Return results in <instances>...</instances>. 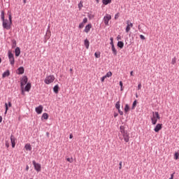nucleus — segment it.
Wrapping results in <instances>:
<instances>
[{
    "mask_svg": "<svg viewBox=\"0 0 179 179\" xmlns=\"http://www.w3.org/2000/svg\"><path fill=\"white\" fill-rule=\"evenodd\" d=\"M1 19L3 22L2 26L3 29H6V30H10V27L12 26V14H8V20L5 19V12L3 10L1 13Z\"/></svg>",
    "mask_w": 179,
    "mask_h": 179,
    "instance_id": "nucleus-1",
    "label": "nucleus"
},
{
    "mask_svg": "<svg viewBox=\"0 0 179 179\" xmlns=\"http://www.w3.org/2000/svg\"><path fill=\"white\" fill-rule=\"evenodd\" d=\"M120 141L124 139V142H129V133L125 129L124 126H120V133L119 134Z\"/></svg>",
    "mask_w": 179,
    "mask_h": 179,
    "instance_id": "nucleus-2",
    "label": "nucleus"
},
{
    "mask_svg": "<svg viewBox=\"0 0 179 179\" xmlns=\"http://www.w3.org/2000/svg\"><path fill=\"white\" fill-rule=\"evenodd\" d=\"M54 80H55V77L54 75H50L45 78L44 82L46 85H50V83H52Z\"/></svg>",
    "mask_w": 179,
    "mask_h": 179,
    "instance_id": "nucleus-3",
    "label": "nucleus"
},
{
    "mask_svg": "<svg viewBox=\"0 0 179 179\" xmlns=\"http://www.w3.org/2000/svg\"><path fill=\"white\" fill-rule=\"evenodd\" d=\"M8 54L10 65H15V56L10 50H8Z\"/></svg>",
    "mask_w": 179,
    "mask_h": 179,
    "instance_id": "nucleus-4",
    "label": "nucleus"
},
{
    "mask_svg": "<svg viewBox=\"0 0 179 179\" xmlns=\"http://www.w3.org/2000/svg\"><path fill=\"white\" fill-rule=\"evenodd\" d=\"M27 80H28V78H27V76H24L22 78V79L21 80L20 86L22 88V94L24 93V91L23 90V87L24 86V85L27 84Z\"/></svg>",
    "mask_w": 179,
    "mask_h": 179,
    "instance_id": "nucleus-5",
    "label": "nucleus"
},
{
    "mask_svg": "<svg viewBox=\"0 0 179 179\" xmlns=\"http://www.w3.org/2000/svg\"><path fill=\"white\" fill-rule=\"evenodd\" d=\"M32 164L34 165V167L35 169V170L39 173V171H41V164L36 163V161H33Z\"/></svg>",
    "mask_w": 179,
    "mask_h": 179,
    "instance_id": "nucleus-6",
    "label": "nucleus"
},
{
    "mask_svg": "<svg viewBox=\"0 0 179 179\" xmlns=\"http://www.w3.org/2000/svg\"><path fill=\"white\" fill-rule=\"evenodd\" d=\"M110 20H111V15H110L107 14L106 16H104L103 22H104L106 26H108V22H110Z\"/></svg>",
    "mask_w": 179,
    "mask_h": 179,
    "instance_id": "nucleus-7",
    "label": "nucleus"
},
{
    "mask_svg": "<svg viewBox=\"0 0 179 179\" xmlns=\"http://www.w3.org/2000/svg\"><path fill=\"white\" fill-rule=\"evenodd\" d=\"M10 141L12 148H15V146H16V138H15V136H13V134L10 135Z\"/></svg>",
    "mask_w": 179,
    "mask_h": 179,
    "instance_id": "nucleus-8",
    "label": "nucleus"
},
{
    "mask_svg": "<svg viewBox=\"0 0 179 179\" xmlns=\"http://www.w3.org/2000/svg\"><path fill=\"white\" fill-rule=\"evenodd\" d=\"M151 121L152 125H156V124H157V119L156 118V116H155V112H152V117H151Z\"/></svg>",
    "mask_w": 179,
    "mask_h": 179,
    "instance_id": "nucleus-9",
    "label": "nucleus"
},
{
    "mask_svg": "<svg viewBox=\"0 0 179 179\" xmlns=\"http://www.w3.org/2000/svg\"><path fill=\"white\" fill-rule=\"evenodd\" d=\"M17 75H23L24 73V68L23 66L19 67L17 70Z\"/></svg>",
    "mask_w": 179,
    "mask_h": 179,
    "instance_id": "nucleus-10",
    "label": "nucleus"
},
{
    "mask_svg": "<svg viewBox=\"0 0 179 179\" xmlns=\"http://www.w3.org/2000/svg\"><path fill=\"white\" fill-rule=\"evenodd\" d=\"M162 127H163L162 124H157L154 129L155 132H159V131L162 129Z\"/></svg>",
    "mask_w": 179,
    "mask_h": 179,
    "instance_id": "nucleus-11",
    "label": "nucleus"
},
{
    "mask_svg": "<svg viewBox=\"0 0 179 179\" xmlns=\"http://www.w3.org/2000/svg\"><path fill=\"white\" fill-rule=\"evenodd\" d=\"M43 106L40 105L38 107H36L35 110L37 114H41L43 113Z\"/></svg>",
    "mask_w": 179,
    "mask_h": 179,
    "instance_id": "nucleus-12",
    "label": "nucleus"
},
{
    "mask_svg": "<svg viewBox=\"0 0 179 179\" xmlns=\"http://www.w3.org/2000/svg\"><path fill=\"white\" fill-rule=\"evenodd\" d=\"M91 29H92V24H88L87 25H86L84 29L85 33H89Z\"/></svg>",
    "mask_w": 179,
    "mask_h": 179,
    "instance_id": "nucleus-13",
    "label": "nucleus"
},
{
    "mask_svg": "<svg viewBox=\"0 0 179 179\" xmlns=\"http://www.w3.org/2000/svg\"><path fill=\"white\" fill-rule=\"evenodd\" d=\"M30 89H31V84L30 83H27V85L24 87L25 92H30Z\"/></svg>",
    "mask_w": 179,
    "mask_h": 179,
    "instance_id": "nucleus-14",
    "label": "nucleus"
},
{
    "mask_svg": "<svg viewBox=\"0 0 179 179\" xmlns=\"http://www.w3.org/2000/svg\"><path fill=\"white\" fill-rule=\"evenodd\" d=\"M84 45L85 46L87 50H89V46L90 45V43L89 42V40H87V38H86L84 41Z\"/></svg>",
    "mask_w": 179,
    "mask_h": 179,
    "instance_id": "nucleus-15",
    "label": "nucleus"
},
{
    "mask_svg": "<svg viewBox=\"0 0 179 179\" xmlns=\"http://www.w3.org/2000/svg\"><path fill=\"white\" fill-rule=\"evenodd\" d=\"M15 57H19V55H20V48L17 47L15 50Z\"/></svg>",
    "mask_w": 179,
    "mask_h": 179,
    "instance_id": "nucleus-16",
    "label": "nucleus"
},
{
    "mask_svg": "<svg viewBox=\"0 0 179 179\" xmlns=\"http://www.w3.org/2000/svg\"><path fill=\"white\" fill-rule=\"evenodd\" d=\"M9 75H10V71H9V70H7L4 73H3L2 78H6V77L9 76Z\"/></svg>",
    "mask_w": 179,
    "mask_h": 179,
    "instance_id": "nucleus-17",
    "label": "nucleus"
},
{
    "mask_svg": "<svg viewBox=\"0 0 179 179\" xmlns=\"http://www.w3.org/2000/svg\"><path fill=\"white\" fill-rule=\"evenodd\" d=\"M53 91L54 92L57 94H58V92H59V86H58V85H56L54 87H53Z\"/></svg>",
    "mask_w": 179,
    "mask_h": 179,
    "instance_id": "nucleus-18",
    "label": "nucleus"
},
{
    "mask_svg": "<svg viewBox=\"0 0 179 179\" xmlns=\"http://www.w3.org/2000/svg\"><path fill=\"white\" fill-rule=\"evenodd\" d=\"M24 149L26 150H29L30 152V151H31V145L30 144H26L24 145Z\"/></svg>",
    "mask_w": 179,
    "mask_h": 179,
    "instance_id": "nucleus-19",
    "label": "nucleus"
},
{
    "mask_svg": "<svg viewBox=\"0 0 179 179\" xmlns=\"http://www.w3.org/2000/svg\"><path fill=\"white\" fill-rule=\"evenodd\" d=\"M117 47H119V48H120V49L124 48V42L118 41L117 42Z\"/></svg>",
    "mask_w": 179,
    "mask_h": 179,
    "instance_id": "nucleus-20",
    "label": "nucleus"
},
{
    "mask_svg": "<svg viewBox=\"0 0 179 179\" xmlns=\"http://www.w3.org/2000/svg\"><path fill=\"white\" fill-rule=\"evenodd\" d=\"M111 48L113 52V55H117V54H118V52L117 51V49H115V46H112Z\"/></svg>",
    "mask_w": 179,
    "mask_h": 179,
    "instance_id": "nucleus-21",
    "label": "nucleus"
},
{
    "mask_svg": "<svg viewBox=\"0 0 179 179\" xmlns=\"http://www.w3.org/2000/svg\"><path fill=\"white\" fill-rule=\"evenodd\" d=\"M42 120H48V113H44L42 115Z\"/></svg>",
    "mask_w": 179,
    "mask_h": 179,
    "instance_id": "nucleus-22",
    "label": "nucleus"
},
{
    "mask_svg": "<svg viewBox=\"0 0 179 179\" xmlns=\"http://www.w3.org/2000/svg\"><path fill=\"white\" fill-rule=\"evenodd\" d=\"M129 111V105L126 104L124 107V113L127 114Z\"/></svg>",
    "mask_w": 179,
    "mask_h": 179,
    "instance_id": "nucleus-23",
    "label": "nucleus"
},
{
    "mask_svg": "<svg viewBox=\"0 0 179 179\" xmlns=\"http://www.w3.org/2000/svg\"><path fill=\"white\" fill-rule=\"evenodd\" d=\"M131 30V27H129V21H127V26L126 27V33H129Z\"/></svg>",
    "mask_w": 179,
    "mask_h": 179,
    "instance_id": "nucleus-24",
    "label": "nucleus"
},
{
    "mask_svg": "<svg viewBox=\"0 0 179 179\" xmlns=\"http://www.w3.org/2000/svg\"><path fill=\"white\" fill-rule=\"evenodd\" d=\"M11 41H12V48H16V40L13 39Z\"/></svg>",
    "mask_w": 179,
    "mask_h": 179,
    "instance_id": "nucleus-25",
    "label": "nucleus"
},
{
    "mask_svg": "<svg viewBox=\"0 0 179 179\" xmlns=\"http://www.w3.org/2000/svg\"><path fill=\"white\" fill-rule=\"evenodd\" d=\"M136 104H138V101L135 100V101L133 102V104H132V107H131V109H132V110H134V109H135V107H136Z\"/></svg>",
    "mask_w": 179,
    "mask_h": 179,
    "instance_id": "nucleus-26",
    "label": "nucleus"
},
{
    "mask_svg": "<svg viewBox=\"0 0 179 179\" xmlns=\"http://www.w3.org/2000/svg\"><path fill=\"white\" fill-rule=\"evenodd\" d=\"M120 107H121V104H120V101H118L115 103V108H117V110H120Z\"/></svg>",
    "mask_w": 179,
    "mask_h": 179,
    "instance_id": "nucleus-27",
    "label": "nucleus"
},
{
    "mask_svg": "<svg viewBox=\"0 0 179 179\" xmlns=\"http://www.w3.org/2000/svg\"><path fill=\"white\" fill-rule=\"evenodd\" d=\"M155 114V117L157 118V120H160V115H159V112H154Z\"/></svg>",
    "mask_w": 179,
    "mask_h": 179,
    "instance_id": "nucleus-28",
    "label": "nucleus"
},
{
    "mask_svg": "<svg viewBox=\"0 0 179 179\" xmlns=\"http://www.w3.org/2000/svg\"><path fill=\"white\" fill-rule=\"evenodd\" d=\"M113 76V73H111V71H109L106 74V78H110Z\"/></svg>",
    "mask_w": 179,
    "mask_h": 179,
    "instance_id": "nucleus-29",
    "label": "nucleus"
},
{
    "mask_svg": "<svg viewBox=\"0 0 179 179\" xmlns=\"http://www.w3.org/2000/svg\"><path fill=\"white\" fill-rule=\"evenodd\" d=\"M174 159H175V160H178V159H179V153L178 152L175 153Z\"/></svg>",
    "mask_w": 179,
    "mask_h": 179,
    "instance_id": "nucleus-30",
    "label": "nucleus"
},
{
    "mask_svg": "<svg viewBox=\"0 0 179 179\" xmlns=\"http://www.w3.org/2000/svg\"><path fill=\"white\" fill-rule=\"evenodd\" d=\"M95 58H100V52H96L94 53Z\"/></svg>",
    "mask_w": 179,
    "mask_h": 179,
    "instance_id": "nucleus-31",
    "label": "nucleus"
},
{
    "mask_svg": "<svg viewBox=\"0 0 179 179\" xmlns=\"http://www.w3.org/2000/svg\"><path fill=\"white\" fill-rule=\"evenodd\" d=\"M83 7V3L82 1H80L79 3H78V8L80 9H82V8Z\"/></svg>",
    "mask_w": 179,
    "mask_h": 179,
    "instance_id": "nucleus-32",
    "label": "nucleus"
},
{
    "mask_svg": "<svg viewBox=\"0 0 179 179\" xmlns=\"http://www.w3.org/2000/svg\"><path fill=\"white\" fill-rule=\"evenodd\" d=\"M5 107H6V111H5L4 114H6L8 113V110H9V107L8 106L7 103H5Z\"/></svg>",
    "mask_w": 179,
    "mask_h": 179,
    "instance_id": "nucleus-33",
    "label": "nucleus"
},
{
    "mask_svg": "<svg viewBox=\"0 0 179 179\" xmlns=\"http://www.w3.org/2000/svg\"><path fill=\"white\" fill-rule=\"evenodd\" d=\"M103 5H108V3H111V1H103Z\"/></svg>",
    "mask_w": 179,
    "mask_h": 179,
    "instance_id": "nucleus-34",
    "label": "nucleus"
},
{
    "mask_svg": "<svg viewBox=\"0 0 179 179\" xmlns=\"http://www.w3.org/2000/svg\"><path fill=\"white\" fill-rule=\"evenodd\" d=\"M66 161L69 163H73V158H66Z\"/></svg>",
    "mask_w": 179,
    "mask_h": 179,
    "instance_id": "nucleus-35",
    "label": "nucleus"
},
{
    "mask_svg": "<svg viewBox=\"0 0 179 179\" xmlns=\"http://www.w3.org/2000/svg\"><path fill=\"white\" fill-rule=\"evenodd\" d=\"M176 62H177V58L174 57L173 59H172V61H171L172 65H174Z\"/></svg>",
    "mask_w": 179,
    "mask_h": 179,
    "instance_id": "nucleus-36",
    "label": "nucleus"
},
{
    "mask_svg": "<svg viewBox=\"0 0 179 179\" xmlns=\"http://www.w3.org/2000/svg\"><path fill=\"white\" fill-rule=\"evenodd\" d=\"M83 27H85V24L83 22H81L79 24V29H83Z\"/></svg>",
    "mask_w": 179,
    "mask_h": 179,
    "instance_id": "nucleus-37",
    "label": "nucleus"
},
{
    "mask_svg": "<svg viewBox=\"0 0 179 179\" xmlns=\"http://www.w3.org/2000/svg\"><path fill=\"white\" fill-rule=\"evenodd\" d=\"M120 17V13H117L115 15V20H117V19H118Z\"/></svg>",
    "mask_w": 179,
    "mask_h": 179,
    "instance_id": "nucleus-38",
    "label": "nucleus"
},
{
    "mask_svg": "<svg viewBox=\"0 0 179 179\" xmlns=\"http://www.w3.org/2000/svg\"><path fill=\"white\" fill-rule=\"evenodd\" d=\"M119 170H121V169H122V161H120L119 163Z\"/></svg>",
    "mask_w": 179,
    "mask_h": 179,
    "instance_id": "nucleus-39",
    "label": "nucleus"
},
{
    "mask_svg": "<svg viewBox=\"0 0 179 179\" xmlns=\"http://www.w3.org/2000/svg\"><path fill=\"white\" fill-rule=\"evenodd\" d=\"M117 111H118L119 114H120L121 115H124V112H122L121 110V109H117Z\"/></svg>",
    "mask_w": 179,
    "mask_h": 179,
    "instance_id": "nucleus-40",
    "label": "nucleus"
},
{
    "mask_svg": "<svg viewBox=\"0 0 179 179\" xmlns=\"http://www.w3.org/2000/svg\"><path fill=\"white\" fill-rule=\"evenodd\" d=\"M83 23L85 24V23H87V18L85 17L83 20Z\"/></svg>",
    "mask_w": 179,
    "mask_h": 179,
    "instance_id": "nucleus-41",
    "label": "nucleus"
},
{
    "mask_svg": "<svg viewBox=\"0 0 179 179\" xmlns=\"http://www.w3.org/2000/svg\"><path fill=\"white\" fill-rule=\"evenodd\" d=\"M106 76H103L101 78V82H104V80H106Z\"/></svg>",
    "mask_w": 179,
    "mask_h": 179,
    "instance_id": "nucleus-42",
    "label": "nucleus"
},
{
    "mask_svg": "<svg viewBox=\"0 0 179 179\" xmlns=\"http://www.w3.org/2000/svg\"><path fill=\"white\" fill-rule=\"evenodd\" d=\"M120 86L121 87V90H122V86H123L122 81H120Z\"/></svg>",
    "mask_w": 179,
    "mask_h": 179,
    "instance_id": "nucleus-43",
    "label": "nucleus"
},
{
    "mask_svg": "<svg viewBox=\"0 0 179 179\" xmlns=\"http://www.w3.org/2000/svg\"><path fill=\"white\" fill-rule=\"evenodd\" d=\"M141 87H142V85H141V83L138 84V90H141Z\"/></svg>",
    "mask_w": 179,
    "mask_h": 179,
    "instance_id": "nucleus-44",
    "label": "nucleus"
},
{
    "mask_svg": "<svg viewBox=\"0 0 179 179\" xmlns=\"http://www.w3.org/2000/svg\"><path fill=\"white\" fill-rule=\"evenodd\" d=\"M140 38H141V40H145V36H143V35H140Z\"/></svg>",
    "mask_w": 179,
    "mask_h": 179,
    "instance_id": "nucleus-45",
    "label": "nucleus"
},
{
    "mask_svg": "<svg viewBox=\"0 0 179 179\" xmlns=\"http://www.w3.org/2000/svg\"><path fill=\"white\" fill-rule=\"evenodd\" d=\"M173 178H174V173H172L169 179H173Z\"/></svg>",
    "mask_w": 179,
    "mask_h": 179,
    "instance_id": "nucleus-46",
    "label": "nucleus"
},
{
    "mask_svg": "<svg viewBox=\"0 0 179 179\" xmlns=\"http://www.w3.org/2000/svg\"><path fill=\"white\" fill-rule=\"evenodd\" d=\"M110 44L111 45V47L114 46V41H110Z\"/></svg>",
    "mask_w": 179,
    "mask_h": 179,
    "instance_id": "nucleus-47",
    "label": "nucleus"
},
{
    "mask_svg": "<svg viewBox=\"0 0 179 179\" xmlns=\"http://www.w3.org/2000/svg\"><path fill=\"white\" fill-rule=\"evenodd\" d=\"M117 40H121V36L118 35V36H117Z\"/></svg>",
    "mask_w": 179,
    "mask_h": 179,
    "instance_id": "nucleus-48",
    "label": "nucleus"
},
{
    "mask_svg": "<svg viewBox=\"0 0 179 179\" xmlns=\"http://www.w3.org/2000/svg\"><path fill=\"white\" fill-rule=\"evenodd\" d=\"M6 147L9 148V143H8V142L6 143Z\"/></svg>",
    "mask_w": 179,
    "mask_h": 179,
    "instance_id": "nucleus-49",
    "label": "nucleus"
},
{
    "mask_svg": "<svg viewBox=\"0 0 179 179\" xmlns=\"http://www.w3.org/2000/svg\"><path fill=\"white\" fill-rule=\"evenodd\" d=\"M8 107H12V103L11 102H8Z\"/></svg>",
    "mask_w": 179,
    "mask_h": 179,
    "instance_id": "nucleus-50",
    "label": "nucleus"
},
{
    "mask_svg": "<svg viewBox=\"0 0 179 179\" xmlns=\"http://www.w3.org/2000/svg\"><path fill=\"white\" fill-rule=\"evenodd\" d=\"M129 27H134V24H132V23L129 24Z\"/></svg>",
    "mask_w": 179,
    "mask_h": 179,
    "instance_id": "nucleus-51",
    "label": "nucleus"
},
{
    "mask_svg": "<svg viewBox=\"0 0 179 179\" xmlns=\"http://www.w3.org/2000/svg\"><path fill=\"white\" fill-rule=\"evenodd\" d=\"M46 136H48V138H49L50 137V133L46 132Z\"/></svg>",
    "mask_w": 179,
    "mask_h": 179,
    "instance_id": "nucleus-52",
    "label": "nucleus"
},
{
    "mask_svg": "<svg viewBox=\"0 0 179 179\" xmlns=\"http://www.w3.org/2000/svg\"><path fill=\"white\" fill-rule=\"evenodd\" d=\"M114 117H115V118L116 117H118V113H115V114H114Z\"/></svg>",
    "mask_w": 179,
    "mask_h": 179,
    "instance_id": "nucleus-53",
    "label": "nucleus"
},
{
    "mask_svg": "<svg viewBox=\"0 0 179 179\" xmlns=\"http://www.w3.org/2000/svg\"><path fill=\"white\" fill-rule=\"evenodd\" d=\"M72 138H73V136L72 134H70L69 138H70V139H72Z\"/></svg>",
    "mask_w": 179,
    "mask_h": 179,
    "instance_id": "nucleus-54",
    "label": "nucleus"
},
{
    "mask_svg": "<svg viewBox=\"0 0 179 179\" xmlns=\"http://www.w3.org/2000/svg\"><path fill=\"white\" fill-rule=\"evenodd\" d=\"M110 41H114V38L113 37L110 38Z\"/></svg>",
    "mask_w": 179,
    "mask_h": 179,
    "instance_id": "nucleus-55",
    "label": "nucleus"
},
{
    "mask_svg": "<svg viewBox=\"0 0 179 179\" xmlns=\"http://www.w3.org/2000/svg\"><path fill=\"white\" fill-rule=\"evenodd\" d=\"M2 122V116L0 115V124Z\"/></svg>",
    "mask_w": 179,
    "mask_h": 179,
    "instance_id": "nucleus-56",
    "label": "nucleus"
},
{
    "mask_svg": "<svg viewBox=\"0 0 179 179\" xmlns=\"http://www.w3.org/2000/svg\"><path fill=\"white\" fill-rule=\"evenodd\" d=\"M133 73H134V71H131V72H130L131 76H132L134 75Z\"/></svg>",
    "mask_w": 179,
    "mask_h": 179,
    "instance_id": "nucleus-57",
    "label": "nucleus"
},
{
    "mask_svg": "<svg viewBox=\"0 0 179 179\" xmlns=\"http://www.w3.org/2000/svg\"><path fill=\"white\" fill-rule=\"evenodd\" d=\"M136 98L139 97V96L138 95V94H136Z\"/></svg>",
    "mask_w": 179,
    "mask_h": 179,
    "instance_id": "nucleus-58",
    "label": "nucleus"
},
{
    "mask_svg": "<svg viewBox=\"0 0 179 179\" xmlns=\"http://www.w3.org/2000/svg\"><path fill=\"white\" fill-rule=\"evenodd\" d=\"M72 71H73V69H70V72H71V73H72Z\"/></svg>",
    "mask_w": 179,
    "mask_h": 179,
    "instance_id": "nucleus-59",
    "label": "nucleus"
},
{
    "mask_svg": "<svg viewBox=\"0 0 179 179\" xmlns=\"http://www.w3.org/2000/svg\"><path fill=\"white\" fill-rule=\"evenodd\" d=\"M2 62V59L0 57V64Z\"/></svg>",
    "mask_w": 179,
    "mask_h": 179,
    "instance_id": "nucleus-60",
    "label": "nucleus"
},
{
    "mask_svg": "<svg viewBox=\"0 0 179 179\" xmlns=\"http://www.w3.org/2000/svg\"><path fill=\"white\" fill-rule=\"evenodd\" d=\"M23 2H24V3H26V1H24Z\"/></svg>",
    "mask_w": 179,
    "mask_h": 179,
    "instance_id": "nucleus-61",
    "label": "nucleus"
},
{
    "mask_svg": "<svg viewBox=\"0 0 179 179\" xmlns=\"http://www.w3.org/2000/svg\"><path fill=\"white\" fill-rule=\"evenodd\" d=\"M27 170H29V166H27Z\"/></svg>",
    "mask_w": 179,
    "mask_h": 179,
    "instance_id": "nucleus-62",
    "label": "nucleus"
},
{
    "mask_svg": "<svg viewBox=\"0 0 179 179\" xmlns=\"http://www.w3.org/2000/svg\"><path fill=\"white\" fill-rule=\"evenodd\" d=\"M102 1H112V0H102Z\"/></svg>",
    "mask_w": 179,
    "mask_h": 179,
    "instance_id": "nucleus-63",
    "label": "nucleus"
},
{
    "mask_svg": "<svg viewBox=\"0 0 179 179\" xmlns=\"http://www.w3.org/2000/svg\"><path fill=\"white\" fill-rule=\"evenodd\" d=\"M97 3H99V1H97Z\"/></svg>",
    "mask_w": 179,
    "mask_h": 179,
    "instance_id": "nucleus-64",
    "label": "nucleus"
}]
</instances>
